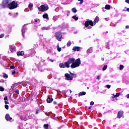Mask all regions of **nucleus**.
Returning <instances> with one entry per match:
<instances>
[{"label":"nucleus","mask_w":129,"mask_h":129,"mask_svg":"<svg viewBox=\"0 0 129 129\" xmlns=\"http://www.w3.org/2000/svg\"><path fill=\"white\" fill-rule=\"evenodd\" d=\"M68 62L70 64H72V65H71V68H72V69L79 67L80 64H81L80 58H78L75 60V58H70L68 60Z\"/></svg>","instance_id":"1"},{"label":"nucleus","mask_w":129,"mask_h":129,"mask_svg":"<svg viewBox=\"0 0 129 129\" xmlns=\"http://www.w3.org/2000/svg\"><path fill=\"white\" fill-rule=\"evenodd\" d=\"M2 6L5 8H9L10 10H14V9L18 8V4L16 3L15 1H13L10 4V0H4L3 2Z\"/></svg>","instance_id":"2"},{"label":"nucleus","mask_w":129,"mask_h":129,"mask_svg":"<svg viewBox=\"0 0 129 129\" xmlns=\"http://www.w3.org/2000/svg\"><path fill=\"white\" fill-rule=\"evenodd\" d=\"M99 22V17L98 16H96L94 19V23L92 21L88 20L85 22V26L86 27L87 29H91L92 28L91 26H89V25L91 26H95V25Z\"/></svg>","instance_id":"3"},{"label":"nucleus","mask_w":129,"mask_h":129,"mask_svg":"<svg viewBox=\"0 0 129 129\" xmlns=\"http://www.w3.org/2000/svg\"><path fill=\"white\" fill-rule=\"evenodd\" d=\"M48 9L49 7L47 5H42L38 7V10H39L40 12H45V11H48Z\"/></svg>","instance_id":"4"},{"label":"nucleus","mask_w":129,"mask_h":129,"mask_svg":"<svg viewBox=\"0 0 129 129\" xmlns=\"http://www.w3.org/2000/svg\"><path fill=\"white\" fill-rule=\"evenodd\" d=\"M55 36L57 41L61 42L62 41V33L61 32H56L55 33Z\"/></svg>","instance_id":"5"},{"label":"nucleus","mask_w":129,"mask_h":129,"mask_svg":"<svg viewBox=\"0 0 129 129\" xmlns=\"http://www.w3.org/2000/svg\"><path fill=\"white\" fill-rule=\"evenodd\" d=\"M14 52H16V46H15V45L12 44V45H10L9 50L8 52L14 53Z\"/></svg>","instance_id":"6"},{"label":"nucleus","mask_w":129,"mask_h":129,"mask_svg":"<svg viewBox=\"0 0 129 129\" xmlns=\"http://www.w3.org/2000/svg\"><path fill=\"white\" fill-rule=\"evenodd\" d=\"M64 76L66 77V78H65L66 80H68V81L70 80L71 81H72L73 80L72 76L70 75V74H69L68 73H66L64 74Z\"/></svg>","instance_id":"7"},{"label":"nucleus","mask_w":129,"mask_h":129,"mask_svg":"<svg viewBox=\"0 0 129 129\" xmlns=\"http://www.w3.org/2000/svg\"><path fill=\"white\" fill-rule=\"evenodd\" d=\"M5 118L6 119V120H7V121H11V120H12V119H13V118L12 117H11V116H10V114H7L5 116Z\"/></svg>","instance_id":"8"},{"label":"nucleus","mask_w":129,"mask_h":129,"mask_svg":"<svg viewBox=\"0 0 129 129\" xmlns=\"http://www.w3.org/2000/svg\"><path fill=\"white\" fill-rule=\"evenodd\" d=\"M122 115H123V112L122 111H120L118 112L117 118H120Z\"/></svg>","instance_id":"9"},{"label":"nucleus","mask_w":129,"mask_h":129,"mask_svg":"<svg viewBox=\"0 0 129 129\" xmlns=\"http://www.w3.org/2000/svg\"><path fill=\"white\" fill-rule=\"evenodd\" d=\"M80 47L74 46L73 48V51H74V52H76V51L78 52L79 51H80Z\"/></svg>","instance_id":"10"},{"label":"nucleus","mask_w":129,"mask_h":129,"mask_svg":"<svg viewBox=\"0 0 129 129\" xmlns=\"http://www.w3.org/2000/svg\"><path fill=\"white\" fill-rule=\"evenodd\" d=\"M103 11L104 12V10H110V5H106L105 8H102Z\"/></svg>","instance_id":"11"},{"label":"nucleus","mask_w":129,"mask_h":129,"mask_svg":"<svg viewBox=\"0 0 129 129\" xmlns=\"http://www.w3.org/2000/svg\"><path fill=\"white\" fill-rule=\"evenodd\" d=\"M69 73L71 75L73 80V78H76V77H77V75H76L75 74H73V73H71V72H69Z\"/></svg>","instance_id":"12"},{"label":"nucleus","mask_w":129,"mask_h":129,"mask_svg":"<svg viewBox=\"0 0 129 129\" xmlns=\"http://www.w3.org/2000/svg\"><path fill=\"white\" fill-rule=\"evenodd\" d=\"M65 68H69L70 67V63L67 61L64 62Z\"/></svg>","instance_id":"13"},{"label":"nucleus","mask_w":129,"mask_h":129,"mask_svg":"<svg viewBox=\"0 0 129 129\" xmlns=\"http://www.w3.org/2000/svg\"><path fill=\"white\" fill-rule=\"evenodd\" d=\"M46 101L47 103H51V102L53 101V98L48 97V98L46 99Z\"/></svg>","instance_id":"14"},{"label":"nucleus","mask_w":129,"mask_h":129,"mask_svg":"<svg viewBox=\"0 0 129 129\" xmlns=\"http://www.w3.org/2000/svg\"><path fill=\"white\" fill-rule=\"evenodd\" d=\"M41 30H45V31H48V30H50V26L43 27L41 28Z\"/></svg>","instance_id":"15"},{"label":"nucleus","mask_w":129,"mask_h":129,"mask_svg":"<svg viewBox=\"0 0 129 129\" xmlns=\"http://www.w3.org/2000/svg\"><path fill=\"white\" fill-rule=\"evenodd\" d=\"M24 51H19L17 52L18 56H24Z\"/></svg>","instance_id":"16"},{"label":"nucleus","mask_w":129,"mask_h":129,"mask_svg":"<svg viewBox=\"0 0 129 129\" xmlns=\"http://www.w3.org/2000/svg\"><path fill=\"white\" fill-rule=\"evenodd\" d=\"M87 53L88 54H90V53H92V47H90L87 50Z\"/></svg>","instance_id":"17"},{"label":"nucleus","mask_w":129,"mask_h":129,"mask_svg":"<svg viewBox=\"0 0 129 129\" xmlns=\"http://www.w3.org/2000/svg\"><path fill=\"white\" fill-rule=\"evenodd\" d=\"M59 66L60 68H65V63H59Z\"/></svg>","instance_id":"18"},{"label":"nucleus","mask_w":129,"mask_h":129,"mask_svg":"<svg viewBox=\"0 0 129 129\" xmlns=\"http://www.w3.org/2000/svg\"><path fill=\"white\" fill-rule=\"evenodd\" d=\"M43 18L44 19H49V18L48 17V14L45 13L43 15Z\"/></svg>","instance_id":"19"},{"label":"nucleus","mask_w":129,"mask_h":129,"mask_svg":"<svg viewBox=\"0 0 129 129\" xmlns=\"http://www.w3.org/2000/svg\"><path fill=\"white\" fill-rule=\"evenodd\" d=\"M28 7L30 11H33V9H32V8H33V4H30Z\"/></svg>","instance_id":"20"},{"label":"nucleus","mask_w":129,"mask_h":129,"mask_svg":"<svg viewBox=\"0 0 129 129\" xmlns=\"http://www.w3.org/2000/svg\"><path fill=\"white\" fill-rule=\"evenodd\" d=\"M72 19H74L75 21H78V17H77L76 16H73Z\"/></svg>","instance_id":"21"},{"label":"nucleus","mask_w":129,"mask_h":129,"mask_svg":"<svg viewBox=\"0 0 129 129\" xmlns=\"http://www.w3.org/2000/svg\"><path fill=\"white\" fill-rule=\"evenodd\" d=\"M25 29L23 28V30H22V34L23 37H25Z\"/></svg>","instance_id":"22"},{"label":"nucleus","mask_w":129,"mask_h":129,"mask_svg":"<svg viewBox=\"0 0 129 129\" xmlns=\"http://www.w3.org/2000/svg\"><path fill=\"white\" fill-rule=\"evenodd\" d=\"M107 69V65H105L103 67L102 70H103V71H105V70H106Z\"/></svg>","instance_id":"23"},{"label":"nucleus","mask_w":129,"mask_h":129,"mask_svg":"<svg viewBox=\"0 0 129 129\" xmlns=\"http://www.w3.org/2000/svg\"><path fill=\"white\" fill-rule=\"evenodd\" d=\"M72 11L73 12V13H77V10H76V8H74L72 9Z\"/></svg>","instance_id":"24"},{"label":"nucleus","mask_w":129,"mask_h":129,"mask_svg":"<svg viewBox=\"0 0 129 129\" xmlns=\"http://www.w3.org/2000/svg\"><path fill=\"white\" fill-rule=\"evenodd\" d=\"M67 45L68 47H70V46H71V41H69L67 43Z\"/></svg>","instance_id":"25"},{"label":"nucleus","mask_w":129,"mask_h":129,"mask_svg":"<svg viewBox=\"0 0 129 129\" xmlns=\"http://www.w3.org/2000/svg\"><path fill=\"white\" fill-rule=\"evenodd\" d=\"M57 51L58 52H61V47H59V44L57 45Z\"/></svg>","instance_id":"26"},{"label":"nucleus","mask_w":129,"mask_h":129,"mask_svg":"<svg viewBox=\"0 0 129 129\" xmlns=\"http://www.w3.org/2000/svg\"><path fill=\"white\" fill-rule=\"evenodd\" d=\"M124 67L122 64H120L119 66V70H122Z\"/></svg>","instance_id":"27"},{"label":"nucleus","mask_w":129,"mask_h":129,"mask_svg":"<svg viewBox=\"0 0 129 129\" xmlns=\"http://www.w3.org/2000/svg\"><path fill=\"white\" fill-rule=\"evenodd\" d=\"M85 94H86V92H81L80 93V95H81V96L85 95Z\"/></svg>","instance_id":"28"},{"label":"nucleus","mask_w":129,"mask_h":129,"mask_svg":"<svg viewBox=\"0 0 129 129\" xmlns=\"http://www.w3.org/2000/svg\"><path fill=\"white\" fill-rule=\"evenodd\" d=\"M3 77L4 78H8V77H9V76L7 75L6 73H4Z\"/></svg>","instance_id":"29"},{"label":"nucleus","mask_w":129,"mask_h":129,"mask_svg":"<svg viewBox=\"0 0 129 129\" xmlns=\"http://www.w3.org/2000/svg\"><path fill=\"white\" fill-rule=\"evenodd\" d=\"M48 127H49V124H45L44 125V127L45 129L48 128Z\"/></svg>","instance_id":"30"},{"label":"nucleus","mask_w":129,"mask_h":129,"mask_svg":"<svg viewBox=\"0 0 129 129\" xmlns=\"http://www.w3.org/2000/svg\"><path fill=\"white\" fill-rule=\"evenodd\" d=\"M78 2H80L79 3L80 5H82V4H83V3L84 2V1H83V0H78Z\"/></svg>","instance_id":"31"},{"label":"nucleus","mask_w":129,"mask_h":129,"mask_svg":"<svg viewBox=\"0 0 129 129\" xmlns=\"http://www.w3.org/2000/svg\"><path fill=\"white\" fill-rule=\"evenodd\" d=\"M5 89L3 87H0V91H4Z\"/></svg>","instance_id":"32"},{"label":"nucleus","mask_w":129,"mask_h":129,"mask_svg":"<svg viewBox=\"0 0 129 129\" xmlns=\"http://www.w3.org/2000/svg\"><path fill=\"white\" fill-rule=\"evenodd\" d=\"M115 95H116V97H118V96L120 95V93H116Z\"/></svg>","instance_id":"33"},{"label":"nucleus","mask_w":129,"mask_h":129,"mask_svg":"<svg viewBox=\"0 0 129 129\" xmlns=\"http://www.w3.org/2000/svg\"><path fill=\"white\" fill-rule=\"evenodd\" d=\"M4 37H5V34H0V39L2 38H4Z\"/></svg>","instance_id":"34"},{"label":"nucleus","mask_w":129,"mask_h":129,"mask_svg":"<svg viewBox=\"0 0 129 129\" xmlns=\"http://www.w3.org/2000/svg\"><path fill=\"white\" fill-rule=\"evenodd\" d=\"M14 93H16V94H19V90L17 89L16 91L14 92Z\"/></svg>","instance_id":"35"},{"label":"nucleus","mask_w":129,"mask_h":129,"mask_svg":"<svg viewBox=\"0 0 129 129\" xmlns=\"http://www.w3.org/2000/svg\"><path fill=\"white\" fill-rule=\"evenodd\" d=\"M4 100L6 101H7L9 100V99L8 98V97L6 96L4 97Z\"/></svg>","instance_id":"36"},{"label":"nucleus","mask_w":129,"mask_h":129,"mask_svg":"<svg viewBox=\"0 0 129 129\" xmlns=\"http://www.w3.org/2000/svg\"><path fill=\"white\" fill-rule=\"evenodd\" d=\"M14 95H15V96H14V98H15V99H17V97H18V95H16V93H14Z\"/></svg>","instance_id":"37"},{"label":"nucleus","mask_w":129,"mask_h":129,"mask_svg":"<svg viewBox=\"0 0 129 129\" xmlns=\"http://www.w3.org/2000/svg\"><path fill=\"white\" fill-rule=\"evenodd\" d=\"M111 86H110V85H106V87H107V88L109 89L111 87Z\"/></svg>","instance_id":"38"},{"label":"nucleus","mask_w":129,"mask_h":129,"mask_svg":"<svg viewBox=\"0 0 129 129\" xmlns=\"http://www.w3.org/2000/svg\"><path fill=\"white\" fill-rule=\"evenodd\" d=\"M5 107L6 109H9V105H5Z\"/></svg>","instance_id":"39"},{"label":"nucleus","mask_w":129,"mask_h":129,"mask_svg":"<svg viewBox=\"0 0 129 129\" xmlns=\"http://www.w3.org/2000/svg\"><path fill=\"white\" fill-rule=\"evenodd\" d=\"M12 75H15V74H16V71H13L12 72Z\"/></svg>","instance_id":"40"},{"label":"nucleus","mask_w":129,"mask_h":129,"mask_svg":"<svg viewBox=\"0 0 129 129\" xmlns=\"http://www.w3.org/2000/svg\"><path fill=\"white\" fill-rule=\"evenodd\" d=\"M51 118H53V119H55L56 120L58 119V117H52V116H51Z\"/></svg>","instance_id":"41"},{"label":"nucleus","mask_w":129,"mask_h":129,"mask_svg":"<svg viewBox=\"0 0 129 129\" xmlns=\"http://www.w3.org/2000/svg\"><path fill=\"white\" fill-rule=\"evenodd\" d=\"M11 69H15V66H11L10 67Z\"/></svg>","instance_id":"42"},{"label":"nucleus","mask_w":129,"mask_h":129,"mask_svg":"<svg viewBox=\"0 0 129 129\" xmlns=\"http://www.w3.org/2000/svg\"><path fill=\"white\" fill-rule=\"evenodd\" d=\"M96 79H97V80H100V76H98L97 77Z\"/></svg>","instance_id":"43"},{"label":"nucleus","mask_w":129,"mask_h":129,"mask_svg":"<svg viewBox=\"0 0 129 129\" xmlns=\"http://www.w3.org/2000/svg\"><path fill=\"white\" fill-rule=\"evenodd\" d=\"M94 104V102L91 101V102H90V105H93Z\"/></svg>","instance_id":"44"},{"label":"nucleus","mask_w":129,"mask_h":129,"mask_svg":"<svg viewBox=\"0 0 129 129\" xmlns=\"http://www.w3.org/2000/svg\"><path fill=\"white\" fill-rule=\"evenodd\" d=\"M17 84H14L13 86H12L11 87H12V88H14V87H15V86H17Z\"/></svg>","instance_id":"45"},{"label":"nucleus","mask_w":129,"mask_h":129,"mask_svg":"<svg viewBox=\"0 0 129 129\" xmlns=\"http://www.w3.org/2000/svg\"><path fill=\"white\" fill-rule=\"evenodd\" d=\"M116 98V96L114 95V94H113L112 96V98Z\"/></svg>","instance_id":"46"},{"label":"nucleus","mask_w":129,"mask_h":129,"mask_svg":"<svg viewBox=\"0 0 129 129\" xmlns=\"http://www.w3.org/2000/svg\"><path fill=\"white\" fill-rule=\"evenodd\" d=\"M5 104H6V105L9 104V101H5Z\"/></svg>","instance_id":"47"},{"label":"nucleus","mask_w":129,"mask_h":129,"mask_svg":"<svg viewBox=\"0 0 129 129\" xmlns=\"http://www.w3.org/2000/svg\"><path fill=\"white\" fill-rule=\"evenodd\" d=\"M39 113V110H36V114H38Z\"/></svg>","instance_id":"48"},{"label":"nucleus","mask_w":129,"mask_h":129,"mask_svg":"<svg viewBox=\"0 0 129 129\" xmlns=\"http://www.w3.org/2000/svg\"><path fill=\"white\" fill-rule=\"evenodd\" d=\"M125 3L129 4V0H125Z\"/></svg>","instance_id":"49"},{"label":"nucleus","mask_w":129,"mask_h":129,"mask_svg":"<svg viewBox=\"0 0 129 129\" xmlns=\"http://www.w3.org/2000/svg\"><path fill=\"white\" fill-rule=\"evenodd\" d=\"M126 98H129V94L126 95Z\"/></svg>","instance_id":"50"},{"label":"nucleus","mask_w":129,"mask_h":129,"mask_svg":"<svg viewBox=\"0 0 129 129\" xmlns=\"http://www.w3.org/2000/svg\"><path fill=\"white\" fill-rule=\"evenodd\" d=\"M56 103H57V102L56 101H53V104H56Z\"/></svg>","instance_id":"51"},{"label":"nucleus","mask_w":129,"mask_h":129,"mask_svg":"<svg viewBox=\"0 0 129 129\" xmlns=\"http://www.w3.org/2000/svg\"><path fill=\"white\" fill-rule=\"evenodd\" d=\"M106 48H107V49H108V50H109V46L108 45Z\"/></svg>","instance_id":"52"},{"label":"nucleus","mask_w":129,"mask_h":129,"mask_svg":"<svg viewBox=\"0 0 129 129\" xmlns=\"http://www.w3.org/2000/svg\"><path fill=\"white\" fill-rule=\"evenodd\" d=\"M67 14H70V12L68 11H67Z\"/></svg>","instance_id":"53"},{"label":"nucleus","mask_w":129,"mask_h":129,"mask_svg":"<svg viewBox=\"0 0 129 129\" xmlns=\"http://www.w3.org/2000/svg\"><path fill=\"white\" fill-rule=\"evenodd\" d=\"M92 107V106L89 107V109H91Z\"/></svg>","instance_id":"54"},{"label":"nucleus","mask_w":129,"mask_h":129,"mask_svg":"<svg viewBox=\"0 0 129 129\" xmlns=\"http://www.w3.org/2000/svg\"><path fill=\"white\" fill-rule=\"evenodd\" d=\"M35 23H37V22H38V20L36 19V20H35Z\"/></svg>","instance_id":"55"},{"label":"nucleus","mask_w":129,"mask_h":129,"mask_svg":"<svg viewBox=\"0 0 129 129\" xmlns=\"http://www.w3.org/2000/svg\"><path fill=\"white\" fill-rule=\"evenodd\" d=\"M50 61H51V62H54V60H52V59H49Z\"/></svg>","instance_id":"56"},{"label":"nucleus","mask_w":129,"mask_h":129,"mask_svg":"<svg viewBox=\"0 0 129 129\" xmlns=\"http://www.w3.org/2000/svg\"><path fill=\"white\" fill-rule=\"evenodd\" d=\"M126 11H127V12H129V8H127V9H126Z\"/></svg>","instance_id":"57"},{"label":"nucleus","mask_w":129,"mask_h":129,"mask_svg":"<svg viewBox=\"0 0 129 129\" xmlns=\"http://www.w3.org/2000/svg\"><path fill=\"white\" fill-rule=\"evenodd\" d=\"M101 60L102 61H104V58H102Z\"/></svg>","instance_id":"58"},{"label":"nucleus","mask_w":129,"mask_h":129,"mask_svg":"<svg viewBox=\"0 0 129 129\" xmlns=\"http://www.w3.org/2000/svg\"><path fill=\"white\" fill-rule=\"evenodd\" d=\"M70 93H72V91H71V90H70Z\"/></svg>","instance_id":"59"},{"label":"nucleus","mask_w":129,"mask_h":129,"mask_svg":"<svg viewBox=\"0 0 129 129\" xmlns=\"http://www.w3.org/2000/svg\"><path fill=\"white\" fill-rule=\"evenodd\" d=\"M126 28L127 29V28H128V26H126Z\"/></svg>","instance_id":"60"},{"label":"nucleus","mask_w":129,"mask_h":129,"mask_svg":"<svg viewBox=\"0 0 129 129\" xmlns=\"http://www.w3.org/2000/svg\"><path fill=\"white\" fill-rule=\"evenodd\" d=\"M67 16H69V14L67 13Z\"/></svg>","instance_id":"61"},{"label":"nucleus","mask_w":129,"mask_h":129,"mask_svg":"<svg viewBox=\"0 0 129 129\" xmlns=\"http://www.w3.org/2000/svg\"><path fill=\"white\" fill-rule=\"evenodd\" d=\"M105 20H107V18H105Z\"/></svg>","instance_id":"62"},{"label":"nucleus","mask_w":129,"mask_h":129,"mask_svg":"<svg viewBox=\"0 0 129 129\" xmlns=\"http://www.w3.org/2000/svg\"><path fill=\"white\" fill-rule=\"evenodd\" d=\"M105 20H107V18H105Z\"/></svg>","instance_id":"63"},{"label":"nucleus","mask_w":129,"mask_h":129,"mask_svg":"<svg viewBox=\"0 0 129 129\" xmlns=\"http://www.w3.org/2000/svg\"><path fill=\"white\" fill-rule=\"evenodd\" d=\"M16 15H18V13H16Z\"/></svg>","instance_id":"64"}]
</instances>
